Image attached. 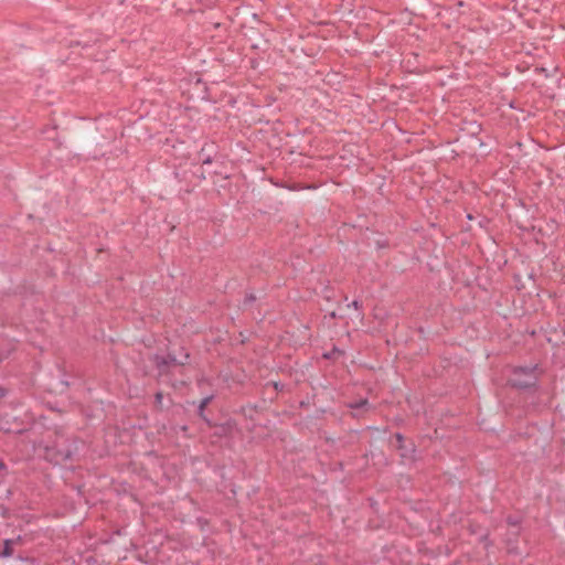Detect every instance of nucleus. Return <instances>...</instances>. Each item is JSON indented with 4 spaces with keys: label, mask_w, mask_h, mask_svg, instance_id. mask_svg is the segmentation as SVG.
<instances>
[{
    "label": "nucleus",
    "mask_w": 565,
    "mask_h": 565,
    "mask_svg": "<svg viewBox=\"0 0 565 565\" xmlns=\"http://www.w3.org/2000/svg\"><path fill=\"white\" fill-rule=\"evenodd\" d=\"M536 376L533 370L519 369L515 370L511 379L509 380L513 386L516 387H529L535 383Z\"/></svg>",
    "instance_id": "f257e3e1"
},
{
    "label": "nucleus",
    "mask_w": 565,
    "mask_h": 565,
    "mask_svg": "<svg viewBox=\"0 0 565 565\" xmlns=\"http://www.w3.org/2000/svg\"><path fill=\"white\" fill-rule=\"evenodd\" d=\"M2 556H10L12 555V548H11V542L6 541L3 552L0 554Z\"/></svg>",
    "instance_id": "f03ea898"
},
{
    "label": "nucleus",
    "mask_w": 565,
    "mask_h": 565,
    "mask_svg": "<svg viewBox=\"0 0 565 565\" xmlns=\"http://www.w3.org/2000/svg\"><path fill=\"white\" fill-rule=\"evenodd\" d=\"M364 404H366V401H365V399L361 401V403H360L358 406H360V405H364Z\"/></svg>",
    "instance_id": "7ed1b4c3"
},
{
    "label": "nucleus",
    "mask_w": 565,
    "mask_h": 565,
    "mask_svg": "<svg viewBox=\"0 0 565 565\" xmlns=\"http://www.w3.org/2000/svg\"><path fill=\"white\" fill-rule=\"evenodd\" d=\"M3 467H4V466H3V463H2V462H0V469H2Z\"/></svg>",
    "instance_id": "20e7f679"
},
{
    "label": "nucleus",
    "mask_w": 565,
    "mask_h": 565,
    "mask_svg": "<svg viewBox=\"0 0 565 565\" xmlns=\"http://www.w3.org/2000/svg\"><path fill=\"white\" fill-rule=\"evenodd\" d=\"M3 360V356L0 355V362Z\"/></svg>",
    "instance_id": "39448f33"
}]
</instances>
